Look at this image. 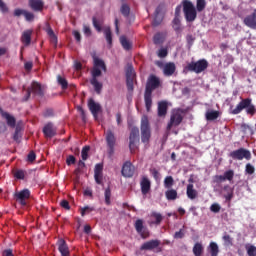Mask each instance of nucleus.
I'll return each instance as SVG.
<instances>
[{"label": "nucleus", "mask_w": 256, "mask_h": 256, "mask_svg": "<svg viewBox=\"0 0 256 256\" xmlns=\"http://www.w3.org/2000/svg\"><path fill=\"white\" fill-rule=\"evenodd\" d=\"M55 116L54 109L52 108H47L43 112V117L44 118H53Z\"/></svg>", "instance_id": "obj_53"}, {"label": "nucleus", "mask_w": 256, "mask_h": 256, "mask_svg": "<svg viewBox=\"0 0 256 256\" xmlns=\"http://www.w3.org/2000/svg\"><path fill=\"white\" fill-rule=\"evenodd\" d=\"M223 191L225 192L224 198L226 201H231L234 196V190L230 185H224Z\"/></svg>", "instance_id": "obj_33"}, {"label": "nucleus", "mask_w": 256, "mask_h": 256, "mask_svg": "<svg viewBox=\"0 0 256 256\" xmlns=\"http://www.w3.org/2000/svg\"><path fill=\"white\" fill-rule=\"evenodd\" d=\"M45 31L51 41V43H54V45H57L58 43V37L55 34L54 30L52 29L51 25L49 23L46 24Z\"/></svg>", "instance_id": "obj_28"}, {"label": "nucleus", "mask_w": 256, "mask_h": 256, "mask_svg": "<svg viewBox=\"0 0 256 256\" xmlns=\"http://www.w3.org/2000/svg\"><path fill=\"white\" fill-rule=\"evenodd\" d=\"M150 173L155 181H159L161 179V174L157 168H150Z\"/></svg>", "instance_id": "obj_52"}, {"label": "nucleus", "mask_w": 256, "mask_h": 256, "mask_svg": "<svg viewBox=\"0 0 256 256\" xmlns=\"http://www.w3.org/2000/svg\"><path fill=\"white\" fill-rule=\"evenodd\" d=\"M90 150H91V147L89 145H86L82 148L81 158L83 161H87L89 159Z\"/></svg>", "instance_id": "obj_44"}, {"label": "nucleus", "mask_w": 256, "mask_h": 256, "mask_svg": "<svg viewBox=\"0 0 256 256\" xmlns=\"http://www.w3.org/2000/svg\"><path fill=\"white\" fill-rule=\"evenodd\" d=\"M93 61L94 65L91 70L92 78L90 79V84L93 86L94 91L100 95L103 90V83L99 82L98 78L102 76V71L107 72V66L105 62L98 57H93Z\"/></svg>", "instance_id": "obj_1"}, {"label": "nucleus", "mask_w": 256, "mask_h": 256, "mask_svg": "<svg viewBox=\"0 0 256 256\" xmlns=\"http://www.w3.org/2000/svg\"><path fill=\"white\" fill-rule=\"evenodd\" d=\"M186 194L188 199L195 200L199 196V192L197 189H195V186L193 184H188L186 188Z\"/></svg>", "instance_id": "obj_26"}, {"label": "nucleus", "mask_w": 256, "mask_h": 256, "mask_svg": "<svg viewBox=\"0 0 256 256\" xmlns=\"http://www.w3.org/2000/svg\"><path fill=\"white\" fill-rule=\"evenodd\" d=\"M174 184H175V180L173 179V176H166L165 177V179H164L165 189H171Z\"/></svg>", "instance_id": "obj_42"}, {"label": "nucleus", "mask_w": 256, "mask_h": 256, "mask_svg": "<svg viewBox=\"0 0 256 256\" xmlns=\"http://www.w3.org/2000/svg\"><path fill=\"white\" fill-rule=\"evenodd\" d=\"M175 70H176L175 63H167L164 66V75L171 77L173 76V74H175Z\"/></svg>", "instance_id": "obj_34"}, {"label": "nucleus", "mask_w": 256, "mask_h": 256, "mask_svg": "<svg viewBox=\"0 0 256 256\" xmlns=\"http://www.w3.org/2000/svg\"><path fill=\"white\" fill-rule=\"evenodd\" d=\"M95 211V207L85 206L81 208V216L84 217L86 214H90Z\"/></svg>", "instance_id": "obj_51"}, {"label": "nucleus", "mask_w": 256, "mask_h": 256, "mask_svg": "<svg viewBox=\"0 0 256 256\" xmlns=\"http://www.w3.org/2000/svg\"><path fill=\"white\" fill-rule=\"evenodd\" d=\"M221 113L218 110H208L205 113L206 121L212 122L217 120L220 117Z\"/></svg>", "instance_id": "obj_29"}, {"label": "nucleus", "mask_w": 256, "mask_h": 256, "mask_svg": "<svg viewBox=\"0 0 256 256\" xmlns=\"http://www.w3.org/2000/svg\"><path fill=\"white\" fill-rule=\"evenodd\" d=\"M183 13L187 23H193L197 19V10L190 0L182 1Z\"/></svg>", "instance_id": "obj_3"}, {"label": "nucleus", "mask_w": 256, "mask_h": 256, "mask_svg": "<svg viewBox=\"0 0 256 256\" xmlns=\"http://www.w3.org/2000/svg\"><path fill=\"white\" fill-rule=\"evenodd\" d=\"M134 228L142 239L149 238V229L143 224V219H137L134 223Z\"/></svg>", "instance_id": "obj_13"}, {"label": "nucleus", "mask_w": 256, "mask_h": 256, "mask_svg": "<svg viewBox=\"0 0 256 256\" xmlns=\"http://www.w3.org/2000/svg\"><path fill=\"white\" fill-rule=\"evenodd\" d=\"M205 7H207L206 0H196V10L198 11V13L205 11Z\"/></svg>", "instance_id": "obj_43"}, {"label": "nucleus", "mask_w": 256, "mask_h": 256, "mask_svg": "<svg viewBox=\"0 0 256 256\" xmlns=\"http://www.w3.org/2000/svg\"><path fill=\"white\" fill-rule=\"evenodd\" d=\"M57 83L61 86L62 90H67L69 88V83L66 78L62 77L61 75L57 76Z\"/></svg>", "instance_id": "obj_39"}, {"label": "nucleus", "mask_w": 256, "mask_h": 256, "mask_svg": "<svg viewBox=\"0 0 256 256\" xmlns=\"http://www.w3.org/2000/svg\"><path fill=\"white\" fill-rule=\"evenodd\" d=\"M34 96L43 97L44 91L42 85L39 82L33 81L31 86L28 88Z\"/></svg>", "instance_id": "obj_21"}, {"label": "nucleus", "mask_w": 256, "mask_h": 256, "mask_svg": "<svg viewBox=\"0 0 256 256\" xmlns=\"http://www.w3.org/2000/svg\"><path fill=\"white\" fill-rule=\"evenodd\" d=\"M243 23L246 27H249L250 29H256V9L252 14L244 18Z\"/></svg>", "instance_id": "obj_22"}, {"label": "nucleus", "mask_w": 256, "mask_h": 256, "mask_svg": "<svg viewBox=\"0 0 256 256\" xmlns=\"http://www.w3.org/2000/svg\"><path fill=\"white\" fill-rule=\"evenodd\" d=\"M1 116L6 120V123L10 128L16 127V118L14 116L3 110H1Z\"/></svg>", "instance_id": "obj_27"}, {"label": "nucleus", "mask_w": 256, "mask_h": 256, "mask_svg": "<svg viewBox=\"0 0 256 256\" xmlns=\"http://www.w3.org/2000/svg\"><path fill=\"white\" fill-rule=\"evenodd\" d=\"M104 197H105V204H106L107 206H110V205L112 204V201H111L112 190H111V187H110V186H108V187L105 189Z\"/></svg>", "instance_id": "obj_40"}, {"label": "nucleus", "mask_w": 256, "mask_h": 256, "mask_svg": "<svg viewBox=\"0 0 256 256\" xmlns=\"http://www.w3.org/2000/svg\"><path fill=\"white\" fill-rule=\"evenodd\" d=\"M92 23H93L94 29H96V31L98 33H101L103 31V28H102L103 21L102 20H97V17H93Z\"/></svg>", "instance_id": "obj_41"}, {"label": "nucleus", "mask_w": 256, "mask_h": 256, "mask_svg": "<svg viewBox=\"0 0 256 256\" xmlns=\"http://www.w3.org/2000/svg\"><path fill=\"white\" fill-rule=\"evenodd\" d=\"M165 197L168 201H175L178 198L177 190L168 189L165 191Z\"/></svg>", "instance_id": "obj_35"}, {"label": "nucleus", "mask_w": 256, "mask_h": 256, "mask_svg": "<svg viewBox=\"0 0 256 256\" xmlns=\"http://www.w3.org/2000/svg\"><path fill=\"white\" fill-rule=\"evenodd\" d=\"M105 39L109 45V47L113 46V34L110 26L104 28Z\"/></svg>", "instance_id": "obj_32"}, {"label": "nucleus", "mask_w": 256, "mask_h": 256, "mask_svg": "<svg viewBox=\"0 0 256 256\" xmlns=\"http://www.w3.org/2000/svg\"><path fill=\"white\" fill-rule=\"evenodd\" d=\"M207 251L210 253L211 256H218L219 248L216 242H210L209 246L207 247Z\"/></svg>", "instance_id": "obj_36"}, {"label": "nucleus", "mask_w": 256, "mask_h": 256, "mask_svg": "<svg viewBox=\"0 0 256 256\" xmlns=\"http://www.w3.org/2000/svg\"><path fill=\"white\" fill-rule=\"evenodd\" d=\"M167 55H168V52H167V49L165 48L160 49L158 52V57L161 59L166 58Z\"/></svg>", "instance_id": "obj_62"}, {"label": "nucleus", "mask_w": 256, "mask_h": 256, "mask_svg": "<svg viewBox=\"0 0 256 256\" xmlns=\"http://www.w3.org/2000/svg\"><path fill=\"white\" fill-rule=\"evenodd\" d=\"M220 210H221V206H220L218 203H213V204L210 206V211H211L212 213L217 214V213L220 212Z\"/></svg>", "instance_id": "obj_54"}, {"label": "nucleus", "mask_w": 256, "mask_h": 256, "mask_svg": "<svg viewBox=\"0 0 256 256\" xmlns=\"http://www.w3.org/2000/svg\"><path fill=\"white\" fill-rule=\"evenodd\" d=\"M24 17L27 21H34V19H35V15L31 12L26 11V10L24 12Z\"/></svg>", "instance_id": "obj_59"}, {"label": "nucleus", "mask_w": 256, "mask_h": 256, "mask_svg": "<svg viewBox=\"0 0 256 256\" xmlns=\"http://www.w3.org/2000/svg\"><path fill=\"white\" fill-rule=\"evenodd\" d=\"M222 239H223V241H224V245H225V246H232V244H233V238H232L229 234L225 233V234L223 235Z\"/></svg>", "instance_id": "obj_50"}, {"label": "nucleus", "mask_w": 256, "mask_h": 256, "mask_svg": "<svg viewBox=\"0 0 256 256\" xmlns=\"http://www.w3.org/2000/svg\"><path fill=\"white\" fill-rule=\"evenodd\" d=\"M245 249L247 251L248 256H256V246L247 243L245 244Z\"/></svg>", "instance_id": "obj_45"}, {"label": "nucleus", "mask_w": 256, "mask_h": 256, "mask_svg": "<svg viewBox=\"0 0 256 256\" xmlns=\"http://www.w3.org/2000/svg\"><path fill=\"white\" fill-rule=\"evenodd\" d=\"M105 140H106V144H107V147H108V155L113 156L115 154V147H116V144H117V137L111 129H108L106 131Z\"/></svg>", "instance_id": "obj_11"}, {"label": "nucleus", "mask_w": 256, "mask_h": 256, "mask_svg": "<svg viewBox=\"0 0 256 256\" xmlns=\"http://www.w3.org/2000/svg\"><path fill=\"white\" fill-rule=\"evenodd\" d=\"M234 177L233 170H227L224 172V175H215L213 176L212 183L213 184H221L222 182L229 181L231 182Z\"/></svg>", "instance_id": "obj_15"}, {"label": "nucleus", "mask_w": 256, "mask_h": 256, "mask_svg": "<svg viewBox=\"0 0 256 256\" xmlns=\"http://www.w3.org/2000/svg\"><path fill=\"white\" fill-rule=\"evenodd\" d=\"M120 43L125 51H130V49H132V43L130 42V40H128L126 36L120 37Z\"/></svg>", "instance_id": "obj_38"}, {"label": "nucleus", "mask_w": 256, "mask_h": 256, "mask_svg": "<svg viewBox=\"0 0 256 256\" xmlns=\"http://www.w3.org/2000/svg\"><path fill=\"white\" fill-rule=\"evenodd\" d=\"M60 206H61L63 209L67 210V211H69V210L71 209L70 203H69V201L66 200V199H63V200L60 202Z\"/></svg>", "instance_id": "obj_56"}, {"label": "nucleus", "mask_w": 256, "mask_h": 256, "mask_svg": "<svg viewBox=\"0 0 256 256\" xmlns=\"http://www.w3.org/2000/svg\"><path fill=\"white\" fill-rule=\"evenodd\" d=\"M83 33H84V35H86V37H91L92 30H91L90 26L84 25L83 26Z\"/></svg>", "instance_id": "obj_60"}, {"label": "nucleus", "mask_w": 256, "mask_h": 256, "mask_svg": "<svg viewBox=\"0 0 256 256\" xmlns=\"http://www.w3.org/2000/svg\"><path fill=\"white\" fill-rule=\"evenodd\" d=\"M205 251V247H203V243L196 242L193 246L192 252L194 256H202Z\"/></svg>", "instance_id": "obj_31"}, {"label": "nucleus", "mask_w": 256, "mask_h": 256, "mask_svg": "<svg viewBox=\"0 0 256 256\" xmlns=\"http://www.w3.org/2000/svg\"><path fill=\"white\" fill-rule=\"evenodd\" d=\"M125 72H126L127 90L129 92H133L134 91V81L136 79V71L134 69V66L132 64H127Z\"/></svg>", "instance_id": "obj_10"}, {"label": "nucleus", "mask_w": 256, "mask_h": 256, "mask_svg": "<svg viewBox=\"0 0 256 256\" xmlns=\"http://www.w3.org/2000/svg\"><path fill=\"white\" fill-rule=\"evenodd\" d=\"M58 251L61 256H71L70 248L65 239L61 238L57 241Z\"/></svg>", "instance_id": "obj_20"}, {"label": "nucleus", "mask_w": 256, "mask_h": 256, "mask_svg": "<svg viewBox=\"0 0 256 256\" xmlns=\"http://www.w3.org/2000/svg\"><path fill=\"white\" fill-rule=\"evenodd\" d=\"M246 172H247V174H249V175L254 174L255 168L253 167V165H251V164L248 163V164L246 165Z\"/></svg>", "instance_id": "obj_63"}, {"label": "nucleus", "mask_w": 256, "mask_h": 256, "mask_svg": "<svg viewBox=\"0 0 256 256\" xmlns=\"http://www.w3.org/2000/svg\"><path fill=\"white\" fill-rule=\"evenodd\" d=\"M151 217L155 219L154 224L156 225H160L161 222L163 221V215H161V213L152 212Z\"/></svg>", "instance_id": "obj_49"}, {"label": "nucleus", "mask_w": 256, "mask_h": 256, "mask_svg": "<svg viewBox=\"0 0 256 256\" xmlns=\"http://www.w3.org/2000/svg\"><path fill=\"white\" fill-rule=\"evenodd\" d=\"M25 175H26V171L22 170V169H18V170L13 172V176L17 180H24L25 179Z\"/></svg>", "instance_id": "obj_46"}, {"label": "nucleus", "mask_w": 256, "mask_h": 256, "mask_svg": "<svg viewBox=\"0 0 256 256\" xmlns=\"http://www.w3.org/2000/svg\"><path fill=\"white\" fill-rule=\"evenodd\" d=\"M28 4L32 11H43L44 9L43 0H29Z\"/></svg>", "instance_id": "obj_25"}, {"label": "nucleus", "mask_w": 256, "mask_h": 256, "mask_svg": "<svg viewBox=\"0 0 256 256\" xmlns=\"http://www.w3.org/2000/svg\"><path fill=\"white\" fill-rule=\"evenodd\" d=\"M229 157L234 161H242L251 159V152L243 147L233 150L229 153Z\"/></svg>", "instance_id": "obj_9"}, {"label": "nucleus", "mask_w": 256, "mask_h": 256, "mask_svg": "<svg viewBox=\"0 0 256 256\" xmlns=\"http://www.w3.org/2000/svg\"><path fill=\"white\" fill-rule=\"evenodd\" d=\"M186 41L188 43V47H193V43H195V37H193L191 34H188L186 36Z\"/></svg>", "instance_id": "obj_58"}, {"label": "nucleus", "mask_w": 256, "mask_h": 256, "mask_svg": "<svg viewBox=\"0 0 256 256\" xmlns=\"http://www.w3.org/2000/svg\"><path fill=\"white\" fill-rule=\"evenodd\" d=\"M88 109L95 119H98V115L102 110V106L97 103L93 98L88 100Z\"/></svg>", "instance_id": "obj_16"}, {"label": "nucleus", "mask_w": 256, "mask_h": 256, "mask_svg": "<svg viewBox=\"0 0 256 256\" xmlns=\"http://www.w3.org/2000/svg\"><path fill=\"white\" fill-rule=\"evenodd\" d=\"M120 11L124 17H129L131 13V8L127 4H122Z\"/></svg>", "instance_id": "obj_47"}, {"label": "nucleus", "mask_w": 256, "mask_h": 256, "mask_svg": "<svg viewBox=\"0 0 256 256\" xmlns=\"http://www.w3.org/2000/svg\"><path fill=\"white\" fill-rule=\"evenodd\" d=\"M121 174L125 178H132L135 174V167L130 161H126L121 170Z\"/></svg>", "instance_id": "obj_17"}, {"label": "nucleus", "mask_w": 256, "mask_h": 256, "mask_svg": "<svg viewBox=\"0 0 256 256\" xmlns=\"http://www.w3.org/2000/svg\"><path fill=\"white\" fill-rule=\"evenodd\" d=\"M165 42V34L158 32L153 37V43L154 45H162V43Z\"/></svg>", "instance_id": "obj_37"}, {"label": "nucleus", "mask_w": 256, "mask_h": 256, "mask_svg": "<svg viewBox=\"0 0 256 256\" xmlns=\"http://www.w3.org/2000/svg\"><path fill=\"white\" fill-rule=\"evenodd\" d=\"M31 197V191L29 189H23L14 193V199L21 206H27V200Z\"/></svg>", "instance_id": "obj_12"}, {"label": "nucleus", "mask_w": 256, "mask_h": 256, "mask_svg": "<svg viewBox=\"0 0 256 256\" xmlns=\"http://www.w3.org/2000/svg\"><path fill=\"white\" fill-rule=\"evenodd\" d=\"M252 100L250 98L243 99L239 102L235 109L231 111L232 115L240 114L244 109H246L247 114L254 115L255 107L251 104Z\"/></svg>", "instance_id": "obj_6"}, {"label": "nucleus", "mask_w": 256, "mask_h": 256, "mask_svg": "<svg viewBox=\"0 0 256 256\" xmlns=\"http://www.w3.org/2000/svg\"><path fill=\"white\" fill-rule=\"evenodd\" d=\"M140 145V129L132 127L129 135V149L131 154H135Z\"/></svg>", "instance_id": "obj_5"}, {"label": "nucleus", "mask_w": 256, "mask_h": 256, "mask_svg": "<svg viewBox=\"0 0 256 256\" xmlns=\"http://www.w3.org/2000/svg\"><path fill=\"white\" fill-rule=\"evenodd\" d=\"M209 64L207 60L205 59H200L198 61H192L187 64L186 70L195 74H201L206 71L208 68Z\"/></svg>", "instance_id": "obj_7"}, {"label": "nucleus", "mask_w": 256, "mask_h": 256, "mask_svg": "<svg viewBox=\"0 0 256 256\" xmlns=\"http://www.w3.org/2000/svg\"><path fill=\"white\" fill-rule=\"evenodd\" d=\"M161 85V81L157 76L155 75H150L147 83H146V88L144 92V102H145V107L146 111L149 112L151 111V107L153 106V91L159 88Z\"/></svg>", "instance_id": "obj_2"}, {"label": "nucleus", "mask_w": 256, "mask_h": 256, "mask_svg": "<svg viewBox=\"0 0 256 256\" xmlns=\"http://www.w3.org/2000/svg\"><path fill=\"white\" fill-rule=\"evenodd\" d=\"M167 102L161 101L158 103V117L165 118L167 116Z\"/></svg>", "instance_id": "obj_30"}, {"label": "nucleus", "mask_w": 256, "mask_h": 256, "mask_svg": "<svg viewBox=\"0 0 256 256\" xmlns=\"http://www.w3.org/2000/svg\"><path fill=\"white\" fill-rule=\"evenodd\" d=\"M183 123V109H175L171 112L170 121L166 127L167 131H171L173 127H179Z\"/></svg>", "instance_id": "obj_8"}, {"label": "nucleus", "mask_w": 256, "mask_h": 256, "mask_svg": "<svg viewBox=\"0 0 256 256\" xmlns=\"http://www.w3.org/2000/svg\"><path fill=\"white\" fill-rule=\"evenodd\" d=\"M173 29L177 33H181V20L179 19V17L174 18V20H173Z\"/></svg>", "instance_id": "obj_48"}, {"label": "nucleus", "mask_w": 256, "mask_h": 256, "mask_svg": "<svg viewBox=\"0 0 256 256\" xmlns=\"http://www.w3.org/2000/svg\"><path fill=\"white\" fill-rule=\"evenodd\" d=\"M159 246H161V240L152 239V240L144 242L140 246V250L141 251H153V250L157 249L158 252H161V248H159Z\"/></svg>", "instance_id": "obj_14"}, {"label": "nucleus", "mask_w": 256, "mask_h": 256, "mask_svg": "<svg viewBox=\"0 0 256 256\" xmlns=\"http://www.w3.org/2000/svg\"><path fill=\"white\" fill-rule=\"evenodd\" d=\"M0 11L2 13H8L9 8L7 7V5L3 2V0H0Z\"/></svg>", "instance_id": "obj_61"}, {"label": "nucleus", "mask_w": 256, "mask_h": 256, "mask_svg": "<svg viewBox=\"0 0 256 256\" xmlns=\"http://www.w3.org/2000/svg\"><path fill=\"white\" fill-rule=\"evenodd\" d=\"M45 138L52 139L57 135V127L52 122H48L42 130Z\"/></svg>", "instance_id": "obj_18"}, {"label": "nucleus", "mask_w": 256, "mask_h": 256, "mask_svg": "<svg viewBox=\"0 0 256 256\" xmlns=\"http://www.w3.org/2000/svg\"><path fill=\"white\" fill-rule=\"evenodd\" d=\"M36 153L34 151H30L27 155V161L33 163L36 160Z\"/></svg>", "instance_id": "obj_57"}, {"label": "nucleus", "mask_w": 256, "mask_h": 256, "mask_svg": "<svg viewBox=\"0 0 256 256\" xmlns=\"http://www.w3.org/2000/svg\"><path fill=\"white\" fill-rule=\"evenodd\" d=\"M141 142L144 145H149L151 141V124H149V118L147 116H143L141 119Z\"/></svg>", "instance_id": "obj_4"}, {"label": "nucleus", "mask_w": 256, "mask_h": 256, "mask_svg": "<svg viewBox=\"0 0 256 256\" xmlns=\"http://www.w3.org/2000/svg\"><path fill=\"white\" fill-rule=\"evenodd\" d=\"M76 157L74 155H69L66 159V164L68 166L75 165L76 164Z\"/></svg>", "instance_id": "obj_55"}, {"label": "nucleus", "mask_w": 256, "mask_h": 256, "mask_svg": "<svg viewBox=\"0 0 256 256\" xmlns=\"http://www.w3.org/2000/svg\"><path fill=\"white\" fill-rule=\"evenodd\" d=\"M140 186H141V192L143 195L149 194V191H151V181L147 176L142 177Z\"/></svg>", "instance_id": "obj_23"}, {"label": "nucleus", "mask_w": 256, "mask_h": 256, "mask_svg": "<svg viewBox=\"0 0 256 256\" xmlns=\"http://www.w3.org/2000/svg\"><path fill=\"white\" fill-rule=\"evenodd\" d=\"M103 170L104 165L97 163L94 168V179L97 185H103Z\"/></svg>", "instance_id": "obj_19"}, {"label": "nucleus", "mask_w": 256, "mask_h": 256, "mask_svg": "<svg viewBox=\"0 0 256 256\" xmlns=\"http://www.w3.org/2000/svg\"><path fill=\"white\" fill-rule=\"evenodd\" d=\"M2 256H15L13 253V249H5L2 251Z\"/></svg>", "instance_id": "obj_64"}, {"label": "nucleus", "mask_w": 256, "mask_h": 256, "mask_svg": "<svg viewBox=\"0 0 256 256\" xmlns=\"http://www.w3.org/2000/svg\"><path fill=\"white\" fill-rule=\"evenodd\" d=\"M32 35H33V30H25L22 35H21V43L25 45V47H28V45H31L32 41Z\"/></svg>", "instance_id": "obj_24"}]
</instances>
